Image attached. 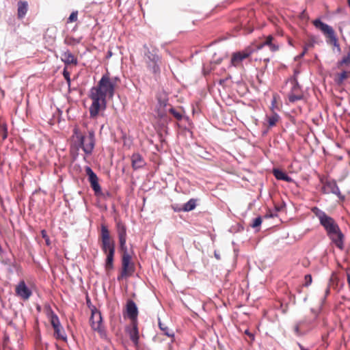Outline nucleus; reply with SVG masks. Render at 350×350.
I'll return each mask as SVG.
<instances>
[{
  "mask_svg": "<svg viewBox=\"0 0 350 350\" xmlns=\"http://www.w3.org/2000/svg\"><path fill=\"white\" fill-rule=\"evenodd\" d=\"M116 83L110 78L109 74L103 75L97 85L92 87L89 92L92 104L89 108L90 117L96 119L100 111L107 107V98H111L115 92Z\"/></svg>",
  "mask_w": 350,
  "mask_h": 350,
  "instance_id": "nucleus-1",
  "label": "nucleus"
},
{
  "mask_svg": "<svg viewBox=\"0 0 350 350\" xmlns=\"http://www.w3.org/2000/svg\"><path fill=\"white\" fill-rule=\"evenodd\" d=\"M311 211L319 219L332 243L339 250H343L345 235L335 219L317 206L312 207Z\"/></svg>",
  "mask_w": 350,
  "mask_h": 350,
  "instance_id": "nucleus-2",
  "label": "nucleus"
},
{
  "mask_svg": "<svg viewBox=\"0 0 350 350\" xmlns=\"http://www.w3.org/2000/svg\"><path fill=\"white\" fill-rule=\"evenodd\" d=\"M98 241L103 252L106 255L105 271L107 273H109L113 269L115 241L111 237L107 226L105 224L101 225Z\"/></svg>",
  "mask_w": 350,
  "mask_h": 350,
  "instance_id": "nucleus-3",
  "label": "nucleus"
},
{
  "mask_svg": "<svg viewBox=\"0 0 350 350\" xmlns=\"http://www.w3.org/2000/svg\"><path fill=\"white\" fill-rule=\"evenodd\" d=\"M72 141L77 150L81 148L86 154L90 155L92 153L95 146L96 139L94 131L90 130L88 131V135H85L82 133L79 128L76 126L73 129Z\"/></svg>",
  "mask_w": 350,
  "mask_h": 350,
  "instance_id": "nucleus-4",
  "label": "nucleus"
},
{
  "mask_svg": "<svg viewBox=\"0 0 350 350\" xmlns=\"http://www.w3.org/2000/svg\"><path fill=\"white\" fill-rule=\"evenodd\" d=\"M144 48L146 50L144 59L148 70L155 77H159L162 64V58L159 55V50L156 47L149 48L146 45H144Z\"/></svg>",
  "mask_w": 350,
  "mask_h": 350,
  "instance_id": "nucleus-5",
  "label": "nucleus"
},
{
  "mask_svg": "<svg viewBox=\"0 0 350 350\" xmlns=\"http://www.w3.org/2000/svg\"><path fill=\"white\" fill-rule=\"evenodd\" d=\"M312 23L316 28L324 34L327 43L336 48L337 51L340 52L341 49L338 39L334 29L327 24L323 23L320 19L314 20Z\"/></svg>",
  "mask_w": 350,
  "mask_h": 350,
  "instance_id": "nucleus-6",
  "label": "nucleus"
},
{
  "mask_svg": "<svg viewBox=\"0 0 350 350\" xmlns=\"http://www.w3.org/2000/svg\"><path fill=\"white\" fill-rule=\"evenodd\" d=\"M256 51L255 47L249 46L243 51L233 53L231 56L230 64L234 67H240L242 66V62L249 58L252 54Z\"/></svg>",
  "mask_w": 350,
  "mask_h": 350,
  "instance_id": "nucleus-7",
  "label": "nucleus"
},
{
  "mask_svg": "<svg viewBox=\"0 0 350 350\" xmlns=\"http://www.w3.org/2000/svg\"><path fill=\"white\" fill-rule=\"evenodd\" d=\"M135 271V266L131 262V256L129 252H125L122 257V270L118 276V280L120 281L124 278H128L133 275Z\"/></svg>",
  "mask_w": 350,
  "mask_h": 350,
  "instance_id": "nucleus-8",
  "label": "nucleus"
},
{
  "mask_svg": "<svg viewBox=\"0 0 350 350\" xmlns=\"http://www.w3.org/2000/svg\"><path fill=\"white\" fill-rule=\"evenodd\" d=\"M90 321V325L94 331H96L101 337L106 336V332L103 325L101 313L95 307L92 309Z\"/></svg>",
  "mask_w": 350,
  "mask_h": 350,
  "instance_id": "nucleus-9",
  "label": "nucleus"
},
{
  "mask_svg": "<svg viewBox=\"0 0 350 350\" xmlns=\"http://www.w3.org/2000/svg\"><path fill=\"white\" fill-rule=\"evenodd\" d=\"M293 87L290 93L288 95V100L291 103H295L297 100H301L303 98V94L301 90V87L298 83L296 79L292 80Z\"/></svg>",
  "mask_w": 350,
  "mask_h": 350,
  "instance_id": "nucleus-10",
  "label": "nucleus"
},
{
  "mask_svg": "<svg viewBox=\"0 0 350 350\" xmlns=\"http://www.w3.org/2000/svg\"><path fill=\"white\" fill-rule=\"evenodd\" d=\"M323 183L322 191L323 193L329 194L334 193L338 198H341L340 189L335 180H326Z\"/></svg>",
  "mask_w": 350,
  "mask_h": 350,
  "instance_id": "nucleus-11",
  "label": "nucleus"
},
{
  "mask_svg": "<svg viewBox=\"0 0 350 350\" xmlns=\"http://www.w3.org/2000/svg\"><path fill=\"white\" fill-rule=\"evenodd\" d=\"M15 293L23 300H27L32 295L31 291L27 286L24 280H21L16 286Z\"/></svg>",
  "mask_w": 350,
  "mask_h": 350,
  "instance_id": "nucleus-12",
  "label": "nucleus"
},
{
  "mask_svg": "<svg viewBox=\"0 0 350 350\" xmlns=\"http://www.w3.org/2000/svg\"><path fill=\"white\" fill-rule=\"evenodd\" d=\"M126 311L127 316L131 320L132 322H137V315H138V310L135 303L129 299L126 302Z\"/></svg>",
  "mask_w": 350,
  "mask_h": 350,
  "instance_id": "nucleus-13",
  "label": "nucleus"
},
{
  "mask_svg": "<svg viewBox=\"0 0 350 350\" xmlns=\"http://www.w3.org/2000/svg\"><path fill=\"white\" fill-rule=\"evenodd\" d=\"M61 60L65 65H74L77 66L78 64L77 57L74 55L69 50H67L62 53Z\"/></svg>",
  "mask_w": 350,
  "mask_h": 350,
  "instance_id": "nucleus-14",
  "label": "nucleus"
},
{
  "mask_svg": "<svg viewBox=\"0 0 350 350\" xmlns=\"http://www.w3.org/2000/svg\"><path fill=\"white\" fill-rule=\"evenodd\" d=\"M129 335L131 341L135 345H137L139 342V331L137 327V322H132L131 327L129 329Z\"/></svg>",
  "mask_w": 350,
  "mask_h": 350,
  "instance_id": "nucleus-15",
  "label": "nucleus"
},
{
  "mask_svg": "<svg viewBox=\"0 0 350 350\" xmlns=\"http://www.w3.org/2000/svg\"><path fill=\"white\" fill-rule=\"evenodd\" d=\"M132 167L136 170L143 167L145 161L141 154L139 153H134L131 157Z\"/></svg>",
  "mask_w": 350,
  "mask_h": 350,
  "instance_id": "nucleus-16",
  "label": "nucleus"
},
{
  "mask_svg": "<svg viewBox=\"0 0 350 350\" xmlns=\"http://www.w3.org/2000/svg\"><path fill=\"white\" fill-rule=\"evenodd\" d=\"M273 174L275 178L278 180H284L287 183H291L293 181L291 177L288 176L284 172L279 169H273Z\"/></svg>",
  "mask_w": 350,
  "mask_h": 350,
  "instance_id": "nucleus-17",
  "label": "nucleus"
},
{
  "mask_svg": "<svg viewBox=\"0 0 350 350\" xmlns=\"http://www.w3.org/2000/svg\"><path fill=\"white\" fill-rule=\"evenodd\" d=\"M28 10V3L25 1H19L18 2V17L23 18Z\"/></svg>",
  "mask_w": 350,
  "mask_h": 350,
  "instance_id": "nucleus-18",
  "label": "nucleus"
},
{
  "mask_svg": "<svg viewBox=\"0 0 350 350\" xmlns=\"http://www.w3.org/2000/svg\"><path fill=\"white\" fill-rule=\"evenodd\" d=\"M197 199L191 198L187 203H185L181 208L174 210L184 212H189L193 211V209L196 208L197 206Z\"/></svg>",
  "mask_w": 350,
  "mask_h": 350,
  "instance_id": "nucleus-19",
  "label": "nucleus"
},
{
  "mask_svg": "<svg viewBox=\"0 0 350 350\" xmlns=\"http://www.w3.org/2000/svg\"><path fill=\"white\" fill-rule=\"evenodd\" d=\"M266 120H267L268 125L269 127H273L276 125L280 120V116L278 113L272 111L271 114L266 116Z\"/></svg>",
  "mask_w": 350,
  "mask_h": 350,
  "instance_id": "nucleus-20",
  "label": "nucleus"
},
{
  "mask_svg": "<svg viewBox=\"0 0 350 350\" xmlns=\"http://www.w3.org/2000/svg\"><path fill=\"white\" fill-rule=\"evenodd\" d=\"M54 329V336L58 340H62L65 341L66 340V335L63 327L61 325L57 327H53Z\"/></svg>",
  "mask_w": 350,
  "mask_h": 350,
  "instance_id": "nucleus-21",
  "label": "nucleus"
},
{
  "mask_svg": "<svg viewBox=\"0 0 350 350\" xmlns=\"http://www.w3.org/2000/svg\"><path fill=\"white\" fill-rule=\"evenodd\" d=\"M159 327L161 331L163 332V334L167 336L173 338L174 337V333L167 326H166L163 323H162L160 320L159 321Z\"/></svg>",
  "mask_w": 350,
  "mask_h": 350,
  "instance_id": "nucleus-22",
  "label": "nucleus"
},
{
  "mask_svg": "<svg viewBox=\"0 0 350 350\" xmlns=\"http://www.w3.org/2000/svg\"><path fill=\"white\" fill-rule=\"evenodd\" d=\"M90 184L92 189L94 191L95 196H104L103 193L101 191V187L98 183V180L90 182Z\"/></svg>",
  "mask_w": 350,
  "mask_h": 350,
  "instance_id": "nucleus-23",
  "label": "nucleus"
},
{
  "mask_svg": "<svg viewBox=\"0 0 350 350\" xmlns=\"http://www.w3.org/2000/svg\"><path fill=\"white\" fill-rule=\"evenodd\" d=\"M49 316L53 327H55L61 325L58 317L51 309L49 311Z\"/></svg>",
  "mask_w": 350,
  "mask_h": 350,
  "instance_id": "nucleus-24",
  "label": "nucleus"
},
{
  "mask_svg": "<svg viewBox=\"0 0 350 350\" xmlns=\"http://www.w3.org/2000/svg\"><path fill=\"white\" fill-rule=\"evenodd\" d=\"M117 231L118 237H126V228L123 223L120 221L117 223Z\"/></svg>",
  "mask_w": 350,
  "mask_h": 350,
  "instance_id": "nucleus-25",
  "label": "nucleus"
},
{
  "mask_svg": "<svg viewBox=\"0 0 350 350\" xmlns=\"http://www.w3.org/2000/svg\"><path fill=\"white\" fill-rule=\"evenodd\" d=\"M85 171L87 176H88L89 182L98 180L97 175L93 172V170L91 169L90 167L86 166L85 167Z\"/></svg>",
  "mask_w": 350,
  "mask_h": 350,
  "instance_id": "nucleus-26",
  "label": "nucleus"
},
{
  "mask_svg": "<svg viewBox=\"0 0 350 350\" xmlns=\"http://www.w3.org/2000/svg\"><path fill=\"white\" fill-rule=\"evenodd\" d=\"M304 323H305V321L301 320V321L297 322L295 324V325L293 327V330H294L295 334L297 336H302L304 334V332H301V328L304 325Z\"/></svg>",
  "mask_w": 350,
  "mask_h": 350,
  "instance_id": "nucleus-27",
  "label": "nucleus"
},
{
  "mask_svg": "<svg viewBox=\"0 0 350 350\" xmlns=\"http://www.w3.org/2000/svg\"><path fill=\"white\" fill-rule=\"evenodd\" d=\"M317 42V38L314 36H309L307 42L305 44V51H308L310 48H313Z\"/></svg>",
  "mask_w": 350,
  "mask_h": 350,
  "instance_id": "nucleus-28",
  "label": "nucleus"
},
{
  "mask_svg": "<svg viewBox=\"0 0 350 350\" xmlns=\"http://www.w3.org/2000/svg\"><path fill=\"white\" fill-rule=\"evenodd\" d=\"M273 37L271 35L268 36L263 43L258 45L256 48H255L256 51L261 49L264 46H269L270 44H272L273 42Z\"/></svg>",
  "mask_w": 350,
  "mask_h": 350,
  "instance_id": "nucleus-29",
  "label": "nucleus"
},
{
  "mask_svg": "<svg viewBox=\"0 0 350 350\" xmlns=\"http://www.w3.org/2000/svg\"><path fill=\"white\" fill-rule=\"evenodd\" d=\"M118 239L120 242V250L122 251L123 254H125V252H128L127 247L126 245V237H118Z\"/></svg>",
  "mask_w": 350,
  "mask_h": 350,
  "instance_id": "nucleus-30",
  "label": "nucleus"
},
{
  "mask_svg": "<svg viewBox=\"0 0 350 350\" xmlns=\"http://www.w3.org/2000/svg\"><path fill=\"white\" fill-rule=\"evenodd\" d=\"M170 113L178 120H180L183 118V115L180 111H176L174 108L172 107L169 109Z\"/></svg>",
  "mask_w": 350,
  "mask_h": 350,
  "instance_id": "nucleus-31",
  "label": "nucleus"
},
{
  "mask_svg": "<svg viewBox=\"0 0 350 350\" xmlns=\"http://www.w3.org/2000/svg\"><path fill=\"white\" fill-rule=\"evenodd\" d=\"M214 69V66H212V63L208 65L204 64L202 68V72L204 75H208Z\"/></svg>",
  "mask_w": 350,
  "mask_h": 350,
  "instance_id": "nucleus-32",
  "label": "nucleus"
},
{
  "mask_svg": "<svg viewBox=\"0 0 350 350\" xmlns=\"http://www.w3.org/2000/svg\"><path fill=\"white\" fill-rule=\"evenodd\" d=\"M78 42L79 41H77L75 38L72 37L67 36L64 39V43L67 45H72Z\"/></svg>",
  "mask_w": 350,
  "mask_h": 350,
  "instance_id": "nucleus-33",
  "label": "nucleus"
},
{
  "mask_svg": "<svg viewBox=\"0 0 350 350\" xmlns=\"http://www.w3.org/2000/svg\"><path fill=\"white\" fill-rule=\"evenodd\" d=\"M41 235H42V237L44 239L46 245L49 246L51 245V241H50V239L47 234L46 231L45 230H42Z\"/></svg>",
  "mask_w": 350,
  "mask_h": 350,
  "instance_id": "nucleus-34",
  "label": "nucleus"
},
{
  "mask_svg": "<svg viewBox=\"0 0 350 350\" xmlns=\"http://www.w3.org/2000/svg\"><path fill=\"white\" fill-rule=\"evenodd\" d=\"M77 17H78V12L77 11L72 12L70 14L69 18H68L67 23H72V22L77 21Z\"/></svg>",
  "mask_w": 350,
  "mask_h": 350,
  "instance_id": "nucleus-35",
  "label": "nucleus"
},
{
  "mask_svg": "<svg viewBox=\"0 0 350 350\" xmlns=\"http://www.w3.org/2000/svg\"><path fill=\"white\" fill-rule=\"evenodd\" d=\"M262 221V220L261 217H258L253 220V222L251 224V226L254 228H257L261 225Z\"/></svg>",
  "mask_w": 350,
  "mask_h": 350,
  "instance_id": "nucleus-36",
  "label": "nucleus"
},
{
  "mask_svg": "<svg viewBox=\"0 0 350 350\" xmlns=\"http://www.w3.org/2000/svg\"><path fill=\"white\" fill-rule=\"evenodd\" d=\"M304 280H305V283L304 285L305 286H308L312 284V278L311 275H310V274L306 275Z\"/></svg>",
  "mask_w": 350,
  "mask_h": 350,
  "instance_id": "nucleus-37",
  "label": "nucleus"
},
{
  "mask_svg": "<svg viewBox=\"0 0 350 350\" xmlns=\"http://www.w3.org/2000/svg\"><path fill=\"white\" fill-rule=\"evenodd\" d=\"M348 77V74L346 71H343L338 75V83H342Z\"/></svg>",
  "mask_w": 350,
  "mask_h": 350,
  "instance_id": "nucleus-38",
  "label": "nucleus"
},
{
  "mask_svg": "<svg viewBox=\"0 0 350 350\" xmlns=\"http://www.w3.org/2000/svg\"><path fill=\"white\" fill-rule=\"evenodd\" d=\"M63 76L64 79L66 80V81L70 83V72L67 70V68L65 67L63 70Z\"/></svg>",
  "mask_w": 350,
  "mask_h": 350,
  "instance_id": "nucleus-39",
  "label": "nucleus"
},
{
  "mask_svg": "<svg viewBox=\"0 0 350 350\" xmlns=\"http://www.w3.org/2000/svg\"><path fill=\"white\" fill-rule=\"evenodd\" d=\"M340 64H350V55H348L342 58Z\"/></svg>",
  "mask_w": 350,
  "mask_h": 350,
  "instance_id": "nucleus-40",
  "label": "nucleus"
},
{
  "mask_svg": "<svg viewBox=\"0 0 350 350\" xmlns=\"http://www.w3.org/2000/svg\"><path fill=\"white\" fill-rule=\"evenodd\" d=\"M269 49L271 51H277L279 49V45L275 44V42H273L272 44H270Z\"/></svg>",
  "mask_w": 350,
  "mask_h": 350,
  "instance_id": "nucleus-41",
  "label": "nucleus"
},
{
  "mask_svg": "<svg viewBox=\"0 0 350 350\" xmlns=\"http://www.w3.org/2000/svg\"><path fill=\"white\" fill-rule=\"evenodd\" d=\"M275 103H276V100H275V97L274 96L273 98V100H272V103H271V109L272 111H273V108L275 107Z\"/></svg>",
  "mask_w": 350,
  "mask_h": 350,
  "instance_id": "nucleus-42",
  "label": "nucleus"
},
{
  "mask_svg": "<svg viewBox=\"0 0 350 350\" xmlns=\"http://www.w3.org/2000/svg\"><path fill=\"white\" fill-rule=\"evenodd\" d=\"M275 216H276V214H273V213L270 212V213H268L266 214L265 217L266 218H270V217H274Z\"/></svg>",
  "mask_w": 350,
  "mask_h": 350,
  "instance_id": "nucleus-43",
  "label": "nucleus"
},
{
  "mask_svg": "<svg viewBox=\"0 0 350 350\" xmlns=\"http://www.w3.org/2000/svg\"><path fill=\"white\" fill-rule=\"evenodd\" d=\"M329 293H330V288H329V286H327L325 290V296H327L329 294Z\"/></svg>",
  "mask_w": 350,
  "mask_h": 350,
  "instance_id": "nucleus-44",
  "label": "nucleus"
},
{
  "mask_svg": "<svg viewBox=\"0 0 350 350\" xmlns=\"http://www.w3.org/2000/svg\"><path fill=\"white\" fill-rule=\"evenodd\" d=\"M104 196H100V197H103V198H106V197H110L111 195H110V193L109 192H106L105 193H104Z\"/></svg>",
  "mask_w": 350,
  "mask_h": 350,
  "instance_id": "nucleus-45",
  "label": "nucleus"
},
{
  "mask_svg": "<svg viewBox=\"0 0 350 350\" xmlns=\"http://www.w3.org/2000/svg\"><path fill=\"white\" fill-rule=\"evenodd\" d=\"M347 282H348V284L350 287V274H348L347 275Z\"/></svg>",
  "mask_w": 350,
  "mask_h": 350,
  "instance_id": "nucleus-46",
  "label": "nucleus"
},
{
  "mask_svg": "<svg viewBox=\"0 0 350 350\" xmlns=\"http://www.w3.org/2000/svg\"><path fill=\"white\" fill-rule=\"evenodd\" d=\"M3 137L4 139L7 137V131H6L5 129L4 132H3Z\"/></svg>",
  "mask_w": 350,
  "mask_h": 350,
  "instance_id": "nucleus-47",
  "label": "nucleus"
},
{
  "mask_svg": "<svg viewBox=\"0 0 350 350\" xmlns=\"http://www.w3.org/2000/svg\"><path fill=\"white\" fill-rule=\"evenodd\" d=\"M307 51H305V47L304 48V51L301 53V54L300 55L301 57L304 56L305 55V53H306Z\"/></svg>",
  "mask_w": 350,
  "mask_h": 350,
  "instance_id": "nucleus-48",
  "label": "nucleus"
},
{
  "mask_svg": "<svg viewBox=\"0 0 350 350\" xmlns=\"http://www.w3.org/2000/svg\"><path fill=\"white\" fill-rule=\"evenodd\" d=\"M347 1H348V4H349V5L350 7V0H347Z\"/></svg>",
  "mask_w": 350,
  "mask_h": 350,
  "instance_id": "nucleus-49",
  "label": "nucleus"
},
{
  "mask_svg": "<svg viewBox=\"0 0 350 350\" xmlns=\"http://www.w3.org/2000/svg\"><path fill=\"white\" fill-rule=\"evenodd\" d=\"M276 210H277V211H280L279 207H277V208H276Z\"/></svg>",
  "mask_w": 350,
  "mask_h": 350,
  "instance_id": "nucleus-50",
  "label": "nucleus"
},
{
  "mask_svg": "<svg viewBox=\"0 0 350 350\" xmlns=\"http://www.w3.org/2000/svg\"><path fill=\"white\" fill-rule=\"evenodd\" d=\"M219 63H220V60L216 62V64H219Z\"/></svg>",
  "mask_w": 350,
  "mask_h": 350,
  "instance_id": "nucleus-51",
  "label": "nucleus"
}]
</instances>
